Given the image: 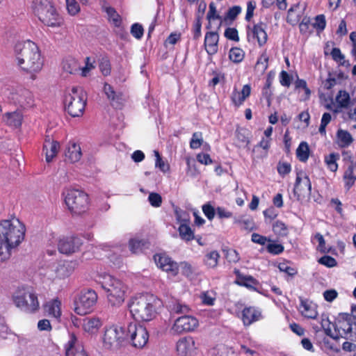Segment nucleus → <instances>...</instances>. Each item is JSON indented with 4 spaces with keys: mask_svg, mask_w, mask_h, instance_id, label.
Returning <instances> with one entry per match:
<instances>
[{
    "mask_svg": "<svg viewBox=\"0 0 356 356\" xmlns=\"http://www.w3.org/2000/svg\"><path fill=\"white\" fill-rule=\"evenodd\" d=\"M25 227L17 218L0 222V254L3 261L10 256V249L18 245L24 239Z\"/></svg>",
    "mask_w": 356,
    "mask_h": 356,
    "instance_id": "f257e3e1",
    "label": "nucleus"
},
{
    "mask_svg": "<svg viewBox=\"0 0 356 356\" xmlns=\"http://www.w3.org/2000/svg\"><path fill=\"white\" fill-rule=\"evenodd\" d=\"M17 65L23 70L33 73L39 72L43 65L38 46L32 41L18 42L15 45Z\"/></svg>",
    "mask_w": 356,
    "mask_h": 356,
    "instance_id": "f03ea898",
    "label": "nucleus"
},
{
    "mask_svg": "<svg viewBox=\"0 0 356 356\" xmlns=\"http://www.w3.org/2000/svg\"><path fill=\"white\" fill-rule=\"evenodd\" d=\"M157 302L154 296L145 294L133 298L128 307L135 320L149 321L156 316Z\"/></svg>",
    "mask_w": 356,
    "mask_h": 356,
    "instance_id": "7ed1b4c3",
    "label": "nucleus"
},
{
    "mask_svg": "<svg viewBox=\"0 0 356 356\" xmlns=\"http://www.w3.org/2000/svg\"><path fill=\"white\" fill-rule=\"evenodd\" d=\"M97 283L106 293L108 303L112 307H119L124 301L127 286L123 282L109 274L99 275Z\"/></svg>",
    "mask_w": 356,
    "mask_h": 356,
    "instance_id": "20e7f679",
    "label": "nucleus"
},
{
    "mask_svg": "<svg viewBox=\"0 0 356 356\" xmlns=\"http://www.w3.org/2000/svg\"><path fill=\"white\" fill-rule=\"evenodd\" d=\"M15 305L26 313H35L40 308L38 294L31 287L17 289L13 295Z\"/></svg>",
    "mask_w": 356,
    "mask_h": 356,
    "instance_id": "39448f33",
    "label": "nucleus"
},
{
    "mask_svg": "<svg viewBox=\"0 0 356 356\" xmlns=\"http://www.w3.org/2000/svg\"><path fill=\"white\" fill-rule=\"evenodd\" d=\"M86 93L81 87H72L65 95V105L72 117L83 115L86 104Z\"/></svg>",
    "mask_w": 356,
    "mask_h": 356,
    "instance_id": "423d86ee",
    "label": "nucleus"
},
{
    "mask_svg": "<svg viewBox=\"0 0 356 356\" xmlns=\"http://www.w3.org/2000/svg\"><path fill=\"white\" fill-rule=\"evenodd\" d=\"M65 202L68 209L74 214L84 213L88 208V197L83 191L67 189L65 193Z\"/></svg>",
    "mask_w": 356,
    "mask_h": 356,
    "instance_id": "0eeeda50",
    "label": "nucleus"
},
{
    "mask_svg": "<svg viewBox=\"0 0 356 356\" xmlns=\"http://www.w3.org/2000/svg\"><path fill=\"white\" fill-rule=\"evenodd\" d=\"M127 341L126 327L113 325L106 328L103 337V346L106 349L117 350Z\"/></svg>",
    "mask_w": 356,
    "mask_h": 356,
    "instance_id": "6e6552de",
    "label": "nucleus"
},
{
    "mask_svg": "<svg viewBox=\"0 0 356 356\" xmlns=\"http://www.w3.org/2000/svg\"><path fill=\"white\" fill-rule=\"evenodd\" d=\"M98 296L92 289L81 291L74 300V312L81 316L90 313L97 302Z\"/></svg>",
    "mask_w": 356,
    "mask_h": 356,
    "instance_id": "1a4fd4ad",
    "label": "nucleus"
},
{
    "mask_svg": "<svg viewBox=\"0 0 356 356\" xmlns=\"http://www.w3.org/2000/svg\"><path fill=\"white\" fill-rule=\"evenodd\" d=\"M126 334L127 335V342L137 348H143L149 339V334L146 328L140 325L131 323L126 327Z\"/></svg>",
    "mask_w": 356,
    "mask_h": 356,
    "instance_id": "9d476101",
    "label": "nucleus"
},
{
    "mask_svg": "<svg viewBox=\"0 0 356 356\" xmlns=\"http://www.w3.org/2000/svg\"><path fill=\"white\" fill-rule=\"evenodd\" d=\"M312 185L309 177L305 172H297L294 194L302 203H308L310 200Z\"/></svg>",
    "mask_w": 356,
    "mask_h": 356,
    "instance_id": "9b49d317",
    "label": "nucleus"
},
{
    "mask_svg": "<svg viewBox=\"0 0 356 356\" xmlns=\"http://www.w3.org/2000/svg\"><path fill=\"white\" fill-rule=\"evenodd\" d=\"M9 99L13 104L23 108H31L34 105V97L32 92L22 86L13 88Z\"/></svg>",
    "mask_w": 356,
    "mask_h": 356,
    "instance_id": "f8f14e48",
    "label": "nucleus"
},
{
    "mask_svg": "<svg viewBox=\"0 0 356 356\" xmlns=\"http://www.w3.org/2000/svg\"><path fill=\"white\" fill-rule=\"evenodd\" d=\"M198 326L199 321L188 314L175 320L171 331L175 334H181L193 332Z\"/></svg>",
    "mask_w": 356,
    "mask_h": 356,
    "instance_id": "ddd939ff",
    "label": "nucleus"
},
{
    "mask_svg": "<svg viewBox=\"0 0 356 356\" xmlns=\"http://www.w3.org/2000/svg\"><path fill=\"white\" fill-rule=\"evenodd\" d=\"M266 25L264 22L254 24L252 26H247V38L249 42L256 40L258 44L261 47L268 40V35L266 31Z\"/></svg>",
    "mask_w": 356,
    "mask_h": 356,
    "instance_id": "4468645a",
    "label": "nucleus"
},
{
    "mask_svg": "<svg viewBox=\"0 0 356 356\" xmlns=\"http://www.w3.org/2000/svg\"><path fill=\"white\" fill-rule=\"evenodd\" d=\"M197 349L198 346L192 337H181L176 343V350L179 356H195Z\"/></svg>",
    "mask_w": 356,
    "mask_h": 356,
    "instance_id": "2eb2a0df",
    "label": "nucleus"
},
{
    "mask_svg": "<svg viewBox=\"0 0 356 356\" xmlns=\"http://www.w3.org/2000/svg\"><path fill=\"white\" fill-rule=\"evenodd\" d=\"M331 322L326 314H322L318 316L317 312L313 315V330L316 331V334L323 332L326 335H329L333 339H337L338 335H334L331 330Z\"/></svg>",
    "mask_w": 356,
    "mask_h": 356,
    "instance_id": "dca6fc26",
    "label": "nucleus"
},
{
    "mask_svg": "<svg viewBox=\"0 0 356 356\" xmlns=\"http://www.w3.org/2000/svg\"><path fill=\"white\" fill-rule=\"evenodd\" d=\"M156 266L163 270L176 275L179 271V265L165 254H157L154 256Z\"/></svg>",
    "mask_w": 356,
    "mask_h": 356,
    "instance_id": "f3484780",
    "label": "nucleus"
},
{
    "mask_svg": "<svg viewBox=\"0 0 356 356\" xmlns=\"http://www.w3.org/2000/svg\"><path fill=\"white\" fill-rule=\"evenodd\" d=\"M82 245V241L78 237H65L58 241V248L63 254H71L77 251Z\"/></svg>",
    "mask_w": 356,
    "mask_h": 356,
    "instance_id": "a211bd4d",
    "label": "nucleus"
},
{
    "mask_svg": "<svg viewBox=\"0 0 356 356\" xmlns=\"http://www.w3.org/2000/svg\"><path fill=\"white\" fill-rule=\"evenodd\" d=\"M65 356H88L83 347L78 344L76 335L70 334V339L65 346Z\"/></svg>",
    "mask_w": 356,
    "mask_h": 356,
    "instance_id": "6ab92c4d",
    "label": "nucleus"
},
{
    "mask_svg": "<svg viewBox=\"0 0 356 356\" xmlns=\"http://www.w3.org/2000/svg\"><path fill=\"white\" fill-rule=\"evenodd\" d=\"M46 19L38 17V19L46 26L51 27H58L63 24V19L58 13L54 5L44 12Z\"/></svg>",
    "mask_w": 356,
    "mask_h": 356,
    "instance_id": "aec40b11",
    "label": "nucleus"
},
{
    "mask_svg": "<svg viewBox=\"0 0 356 356\" xmlns=\"http://www.w3.org/2000/svg\"><path fill=\"white\" fill-rule=\"evenodd\" d=\"M166 307L172 315L181 314L183 316L189 314L191 312V308L187 304L175 298L170 299Z\"/></svg>",
    "mask_w": 356,
    "mask_h": 356,
    "instance_id": "412c9836",
    "label": "nucleus"
},
{
    "mask_svg": "<svg viewBox=\"0 0 356 356\" xmlns=\"http://www.w3.org/2000/svg\"><path fill=\"white\" fill-rule=\"evenodd\" d=\"M60 149L59 143L51 139L49 136H46L43 145V152L45 154V159L47 163H50L56 156Z\"/></svg>",
    "mask_w": 356,
    "mask_h": 356,
    "instance_id": "4be33fe9",
    "label": "nucleus"
},
{
    "mask_svg": "<svg viewBox=\"0 0 356 356\" xmlns=\"http://www.w3.org/2000/svg\"><path fill=\"white\" fill-rule=\"evenodd\" d=\"M234 273L236 276L235 283L239 286H245L250 290L257 291L259 282L250 275H245L241 273L239 270L234 269Z\"/></svg>",
    "mask_w": 356,
    "mask_h": 356,
    "instance_id": "5701e85b",
    "label": "nucleus"
},
{
    "mask_svg": "<svg viewBox=\"0 0 356 356\" xmlns=\"http://www.w3.org/2000/svg\"><path fill=\"white\" fill-rule=\"evenodd\" d=\"M218 41L219 35L216 32L209 31L205 34L204 44L209 55H214L218 52Z\"/></svg>",
    "mask_w": 356,
    "mask_h": 356,
    "instance_id": "b1692460",
    "label": "nucleus"
},
{
    "mask_svg": "<svg viewBox=\"0 0 356 356\" xmlns=\"http://www.w3.org/2000/svg\"><path fill=\"white\" fill-rule=\"evenodd\" d=\"M261 318V311L254 307H245L242 311V321L245 326L251 325Z\"/></svg>",
    "mask_w": 356,
    "mask_h": 356,
    "instance_id": "393cba45",
    "label": "nucleus"
},
{
    "mask_svg": "<svg viewBox=\"0 0 356 356\" xmlns=\"http://www.w3.org/2000/svg\"><path fill=\"white\" fill-rule=\"evenodd\" d=\"M102 326V322L99 318L92 317L83 319L82 329L90 334H96Z\"/></svg>",
    "mask_w": 356,
    "mask_h": 356,
    "instance_id": "a878e982",
    "label": "nucleus"
},
{
    "mask_svg": "<svg viewBox=\"0 0 356 356\" xmlns=\"http://www.w3.org/2000/svg\"><path fill=\"white\" fill-rule=\"evenodd\" d=\"M334 327V335H338L339 337H344L346 339H352V324L348 321H339L337 324L333 325Z\"/></svg>",
    "mask_w": 356,
    "mask_h": 356,
    "instance_id": "bb28decb",
    "label": "nucleus"
},
{
    "mask_svg": "<svg viewBox=\"0 0 356 356\" xmlns=\"http://www.w3.org/2000/svg\"><path fill=\"white\" fill-rule=\"evenodd\" d=\"M65 155L71 162L74 163L79 161L82 156L80 145L75 142H70Z\"/></svg>",
    "mask_w": 356,
    "mask_h": 356,
    "instance_id": "cd10ccee",
    "label": "nucleus"
},
{
    "mask_svg": "<svg viewBox=\"0 0 356 356\" xmlns=\"http://www.w3.org/2000/svg\"><path fill=\"white\" fill-rule=\"evenodd\" d=\"M53 6V3L49 0H33L32 3V8L35 15L38 17H42L46 19L44 12L49 10Z\"/></svg>",
    "mask_w": 356,
    "mask_h": 356,
    "instance_id": "c85d7f7f",
    "label": "nucleus"
},
{
    "mask_svg": "<svg viewBox=\"0 0 356 356\" xmlns=\"http://www.w3.org/2000/svg\"><path fill=\"white\" fill-rule=\"evenodd\" d=\"M104 92L107 98L111 102L113 106L118 107L122 105L124 100L122 95L121 93H117L111 85L105 83Z\"/></svg>",
    "mask_w": 356,
    "mask_h": 356,
    "instance_id": "c756f323",
    "label": "nucleus"
},
{
    "mask_svg": "<svg viewBox=\"0 0 356 356\" xmlns=\"http://www.w3.org/2000/svg\"><path fill=\"white\" fill-rule=\"evenodd\" d=\"M61 302L58 299L51 300L44 305L45 312L51 317L58 319L61 315Z\"/></svg>",
    "mask_w": 356,
    "mask_h": 356,
    "instance_id": "7c9ffc66",
    "label": "nucleus"
},
{
    "mask_svg": "<svg viewBox=\"0 0 356 356\" xmlns=\"http://www.w3.org/2000/svg\"><path fill=\"white\" fill-rule=\"evenodd\" d=\"M22 114L19 111L6 113L3 115L4 122L10 127L17 128L21 126Z\"/></svg>",
    "mask_w": 356,
    "mask_h": 356,
    "instance_id": "2f4dec72",
    "label": "nucleus"
},
{
    "mask_svg": "<svg viewBox=\"0 0 356 356\" xmlns=\"http://www.w3.org/2000/svg\"><path fill=\"white\" fill-rule=\"evenodd\" d=\"M329 337V335H326L323 332L316 334L315 339L316 341V343L324 351L334 349L333 343L331 341Z\"/></svg>",
    "mask_w": 356,
    "mask_h": 356,
    "instance_id": "473e14b6",
    "label": "nucleus"
},
{
    "mask_svg": "<svg viewBox=\"0 0 356 356\" xmlns=\"http://www.w3.org/2000/svg\"><path fill=\"white\" fill-rule=\"evenodd\" d=\"M54 271L58 278L64 279L70 276L73 271V268L70 262L65 261L58 264Z\"/></svg>",
    "mask_w": 356,
    "mask_h": 356,
    "instance_id": "72a5a7b5",
    "label": "nucleus"
},
{
    "mask_svg": "<svg viewBox=\"0 0 356 356\" xmlns=\"http://www.w3.org/2000/svg\"><path fill=\"white\" fill-rule=\"evenodd\" d=\"M220 254L216 250L207 253L204 258V264L210 268H214L218 266Z\"/></svg>",
    "mask_w": 356,
    "mask_h": 356,
    "instance_id": "f704fd0d",
    "label": "nucleus"
},
{
    "mask_svg": "<svg viewBox=\"0 0 356 356\" xmlns=\"http://www.w3.org/2000/svg\"><path fill=\"white\" fill-rule=\"evenodd\" d=\"M338 143L341 147L349 146L353 143V138L350 134L346 130L339 129L337 134Z\"/></svg>",
    "mask_w": 356,
    "mask_h": 356,
    "instance_id": "c9c22d12",
    "label": "nucleus"
},
{
    "mask_svg": "<svg viewBox=\"0 0 356 356\" xmlns=\"http://www.w3.org/2000/svg\"><path fill=\"white\" fill-rule=\"evenodd\" d=\"M343 180L345 182V187L346 189H350V187L355 184L356 180V175L354 172V166L350 164L345 170L343 174Z\"/></svg>",
    "mask_w": 356,
    "mask_h": 356,
    "instance_id": "e433bc0d",
    "label": "nucleus"
},
{
    "mask_svg": "<svg viewBox=\"0 0 356 356\" xmlns=\"http://www.w3.org/2000/svg\"><path fill=\"white\" fill-rule=\"evenodd\" d=\"M309 148L306 142H302L296 149V156L298 159L302 162H305L309 158Z\"/></svg>",
    "mask_w": 356,
    "mask_h": 356,
    "instance_id": "4c0bfd02",
    "label": "nucleus"
},
{
    "mask_svg": "<svg viewBox=\"0 0 356 356\" xmlns=\"http://www.w3.org/2000/svg\"><path fill=\"white\" fill-rule=\"evenodd\" d=\"M245 56L244 51L238 47H232L229 50V58L233 63H241Z\"/></svg>",
    "mask_w": 356,
    "mask_h": 356,
    "instance_id": "58836bf2",
    "label": "nucleus"
},
{
    "mask_svg": "<svg viewBox=\"0 0 356 356\" xmlns=\"http://www.w3.org/2000/svg\"><path fill=\"white\" fill-rule=\"evenodd\" d=\"M106 12L108 15L109 22L115 26L120 27L122 23V18L116 10L111 7H108L106 8Z\"/></svg>",
    "mask_w": 356,
    "mask_h": 356,
    "instance_id": "ea45409f",
    "label": "nucleus"
},
{
    "mask_svg": "<svg viewBox=\"0 0 356 356\" xmlns=\"http://www.w3.org/2000/svg\"><path fill=\"white\" fill-rule=\"evenodd\" d=\"M180 237L185 241H191L193 238L194 234L191 227L186 223H181L179 227Z\"/></svg>",
    "mask_w": 356,
    "mask_h": 356,
    "instance_id": "a19ab883",
    "label": "nucleus"
},
{
    "mask_svg": "<svg viewBox=\"0 0 356 356\" xmlns=\"http://www.w3.org/2000/svg\"><path fill=\"white\" fill-rule=\"evenodd\" d=\"M145 245L146 241L144 240L133 238L129 241V249L134 254L140 252Z\"/></svg>",
    "mask_w": 356,
    "mask_h": 356,
    "instance_id": "79ce46f5",
    "label": "nucleus"
},
{
    "mask_svg": "<svg viewBox=\"0 0 356 356\" xmlns=\"http://www.w3.org/2000/svg\"><path fill=\"white\" fill-rule=\"evenodd\" d=\"M296 90L300 93L303 92V99H309L310 95V90L307 86V83L303 79H298L295 83Z\"/></svg>",
    "mask_w": 356,
    "mask_h": 356,
    "instance_id": "37998d69",
    "label": "nucleus"
},
{
    "mask_svg": "<svg viewBox=\"0 0 356 356\" xmlns=\"http://www.w3.org/2000/svg\"><path fill=\"white\" fill-rule=\"evenodd\" d=\"M336 101L341 108H347L350 103V95L345 90H340L336 97Z\"/></svg>",
    "mask_w": 356,
    "mask_h": 356,
    "instance_id": "c03bdc74",
    "label": "nucleus"
},
{
    "mask_svg": "<svg viewBox=\"0 0 356 356\" xmlns=\"http://www.w3.org/2000/svg\"><path fill=\"white\" fill-rule=\"evenodd\" d=\"M314 23H313V28L316 29L318 33L322 32L326 26V19L324 15H316L314 18Z\"/></svg>",
    "mask_w": 356,
    "mask_h": 356,
    "instance_id": "a18cd8bd",
    "label": "nucleus"
},
{
    "mask_svg": "<svg viewBox=\"0 0 356 356\" xmlns=\"http://www.w3.org/2000/svg\"><path fill=\"white\" fill-rule=\"evenodd\" d=\"M154 154L156 157L155 167L159 168L163 172H168L170 169V166L163 161L159 151L154 150Z\"/></svg>",
    "mask_w": 356,
    "mask_h": 356,
    "instance_id": "49530a36",
    "label": "nucleus"
},
{
    "mask_svg": "<svg viewBox=\"0 0 356 356\" xmlns=\"http://www.w3.org/2000/svg\"><path fill=\"white\" fill-rule=\"evenodd\" d=\"M202 15H196L195 22L193 27V35L194 40H198L202 35Z\"/></svg>",
    "mask_w": 356,
    "mask_h": 356,
    "instance_id": "de8ad7c7",
    "label": "nucleus"
},
{
    "mask_svg": "<svg viewBox=\"0 0 356 356\" xmlns=\"http://www.w3.org/2000/svg\"><path fill=\"white\" fill-rule=\"evenodd\" d=\"M298 309L302 316L307 318H312L310 303L307 300H303L302 298H300V303Z\"/></svg>",
    "mask_w": 356,
    "mask_h": 356,
    "instance_id": "09e8293b",
    "label": "nucleus"
},
{
    "mask_svg": "<svg viewBox=\"0 0 356 356\" xmlns=\"http://www.w3.org/2000/svg\"><path fill=\"white\" fill-rule=\"evenodd\" d=\"M175 214L176 220L181 223H187L189 221V215L188 213L183 211L182 209L178 208L177 207L174 209Z\"/></svg>",
    "mask_w": 356,
    "mask_h": 356,
    "instance_id": "8fccbe9b",
    "label": "nucleus"
},
{
    "mask_svg": "<svg viewBox=\"0 0 356 356\" xmlns=\"http://www.w3.org/2000/svg\"><path fill=\"white\" fill-rule=\"evenodd\" d=\"M332 59L337 63H339L340 65H343L345 64V56L341 53L339 48L334 47L330 53Z\"/></svg>",
    "mask_w": 356,
    "mask_h": 356,
    "instance_id": "3c124183",
    "label": "nucleus"
},
{
    "mask_svg": "<svg viewBox=\"0 0 356 356\" xmlns=\"http://www.w3.org/2000/svg\"><path fill=\"white\" fill-rule=\"evenodd\" d=\"M65 3L67 10L71 15H74L79 12L80 7L76 0H65Z\"/></svg>",
    "mask_w": 356,
    "mask_h": 356,
    "instance_id": "603ef678",
    "label": "nucleus"
},
{
    "mask_svg": "<svg viewBox=\"0 0 356 356\" xmlns=\"http://www.w3.org/2000/svg\"><path fill=\"white\" fill-rule=\"evenodd\" d=\"M278 268L280 271L284 272L290 276H293L297 273L296 269L292 267L291 265L288 262L280 263Z\"/></svg>",
    "mask_w": 356,
    "mask_h": 356,
    "instance_id": "864d4df0",
    "label": "nucleus"
},
{
    "mask_svg": "<svg viewBox=\"0 0 356 356\" xmlns=\"http://www.w3.org/2000/svg\"><path fill=\"white\" fill-rule=\"evenodd\" d=\"M318 263L328 268H332L337 265L334 258L331 256L325 255L318 259Z\"/></svg>",
    "mask_w": 356,
    "mask_h": 356,
    "instance_id": "5fc2aeb1",
    "label": "nucleus"
},
{
    "mask_svg": "<svg viewBox=\"0 0 356 356\" xmlns=\"http://www.w3.org/2000/svg\"><path fill=\"white\" fill-rule=\"evenodd\" d=\"M235 223L238 224L241 229L251 231L254 229V222L252 219L236 220Z\"/></svg>",
    "mask_w": 356,
    "mask_h": 356,
    "instance_id": "6e6d98bb",
    "label": "nucleus"
},
{
    "mask_svg": "<svg viewBox=\"0 0 356 356\" xmlns=\"http://www.w3.org/2000/svg\"><path fill=\"white\" fill-rule=\"evenodd\" d=\"M202 143V133L195 132L193 134V137L190 142V147L192 149H197L199 148Z\"/></svg>",
    "mask_w": 356,
    "mask_h": 356,
    "instance_id": "4d7b16f0",
    "label": "nucleus"
},
{
    "mask_svg": "<svg viewBox=\"0 0 356 356\" xmlns=\"http://www.w3.org/2000/svg\"><path fill=\"white\" fill-rule=\"evenodd\" d=\"M148 200L150 204L154 207H159L162 203L161 196L156 193H151L149 195Z\"/></svg>",
    "mask_w": 356,
    "mask_h": 356,
    "instance_id": "13d9d810",
    "label": "nucleus"
},
{
    "mask_svg": "<svg viewBox=\"0 0 356 356\" xmlns=\"http://www.w3.org/2000/svg\"><path fill=\"white\" fill-rule=\"evenodd\" d=\"M202 211L207 218L211 220L215 216L216 209H214L210 204H205L202 206Z\"/></svg>",
    "mask_w": 356,
    "mask_h": 356,
    "instance_id": "bf43d9fd",
    "label": "nucleus"
},
{
    "mask_svg": "<svg viewBox=\"0 0 356 356\" xmlns=\"http://www.w3.org/2000/svg\"><path fill=\"white\" fill-rule=\"evenodd\" d=\"M315 238L318 242V245L316 248L317 250L320 251L322 253L328 252L330 249L326 247L325 241L324 240L323 235L318 233L315 235Z\"/></svg>",
    "mask_w": 356,
    "mask_h": 356,
    "instance_id": "052dcab7",
    "label": "nucleus"
},
{
    "mask_svg": "<svg viewBox=\"0 0 356 356\" xmlns=\"http://www.w3.org/2000/svg\"><path fill=\"white\" fill-rule=\"evenodd\" d=\"M292 79V76L289 75L286 71L281 72L280 74V82L282 86L287 88L289 87L291 83Z\"/></svg>",
    "mask_w": 356,
    "mask_h": 356,
    "instance_id": "680f3d73",
    "label": "nucleus"
},
{
    "mask_svg": "<svg viewBox=\"0 0 356 356\" xmlns=\"http://www.w3.org/2000/svg\"><path fill=\"white\" fill-rule=\"evenodd\" d=\"M312 26L310 17H304L300 22L299 27L301 33H310V26Z\"/></svg>",
    "mask_w": 356,
    "mask_h": 356,
    "instance_id": "e2e57ef3",
    "label": "nucleus"
},
{
    "mask_svg": "<svg viewBox=\"0 0 356 356\" xmlns=\"http://www.w3.org/2000/svg\"><path fill=\"white\" fill-rule=\"evenodd\" d=\"M131 33L136 39H140L143 35V28L142 25L136 23L131 26Z\"/></svg>",
    "mask_w": 356,
    "mask_h": 356,
    "instance_id": "0e129e2a",
    "label": "nucleus"
},
{
    "mask_svg": "<svg viewBox=\"0 0 356 356\" xmlns=\"http://www.w3.org/2000/svg\"><path fill=\"white\" fill-rule=\"evenodd\" d=\"M225 37L229 40L238 42L239 40V37L238 35V31L234 28H227L225 31Z\"/></svg>",
    "mask_w": 356,
    "mask_h": 356,
    "instance_id": "69168bd1",
    "label": "nucleus"
},
{
    "mask_svg": "<svg viewBox=\"0 0 356 356\" xmlns=\"http://www.w3.org/2000/svg\"><path fill=\"white\" fill-rule=\"evenodd\" d=\"M273 232L278 235L284 236L286 234V227L281 221H277L273 226Z\"/></svg>",
    "mask_w": 356,
    "mask_h": 356,
    "instance_id": "338daca9",
    "label": "nucleus"
},
{
    "mask_svg": "<svg viewBox=\"0 0 356 356\" xmlns=\"http://www.w3.org/2000/svg\"><path fill=\"white\" fill-rule=\"evenodd\" d=\"M218 356H234V352L231 348L221 345L218 348Z\"/></svg>",
    "mask_w": 356,
    "mask_h": 356,
    "instance_id": "774afa93",
    "label": "nucleus"
}]
</instances>
